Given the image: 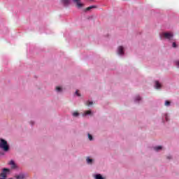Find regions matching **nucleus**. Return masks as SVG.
Instances as JSON below:
<instances>
[{"label":"nucleus","mask_w":179,"mask_h":179,"mask_svg":"<svg viewBox=\"0 0 179 179\" xmlns=\"http://www.w3.org/2000/svg\"><path fill=\"white\" fill-rule=\"evenodd\" d=\"M159 37L162 40L172 41L173 38H174V34L171 31H164L159 34Z\"/></svg>","instance_id":"1"},{"label":"nucleus","mask_w":179,"mask_h":179,"mask_svg":"<svg viewBox=\"0 0 179 179\" xmlns=\"http://www.w3.org/2000/svg\"><path fill=\"white\" fill-rule=\"evenodd\" d=\"M0 149H2L3 152H9L10 147L9 146L6 140L0 138Z\"/></svg>","instance_id":"2"},{"label":"nucleus","mask_w":179,"mask_h":179,"mask_svg":"<svg viewBox=\"0 0 179 179\" xmlns=\"http://www.w3.org/2000/svg\"><path fill=\"white\" fill-rule=\"evenodd\" d=\"M73 3H75L77 9H82L85 6V3L80 2V0H72Z\"/></svg>","instance_id":"3"},{"label":"nucleus","mask_w":179,"mask_h":179,"mask_svg":"<svg viewBox=\"0 0 179 179\" xmlns=\"http://www.w3.org/2000/svg\"><path fill=\"white\" fill-rule=\"evenodd\" d=\"M117 52L118 55H120V57H122V55H124V54H125V49L122 46H119L117 48Z\"/></svg>","instance_id":"4"},{"label":"nucleus","mask_w":179,"mask_h":179,"mask_svg":"<svg viewBox=\"0 0 179 179\" xmlns=\"http://www.w3.org/2000/svg\"><path fill=\"white\" fill-rule=\"evenodd\" d=\"M61 3L64 8H68L71 5V0H61Z\"/></svg>","instance_id":"5"},{"label":"nucleus","mask_w":179,"mask_h":179,"mask_svg":"<svg viewBox=\"0 0 179 179\" xmlns=\"http://www.w3.org/2000/svg\"><path fill=\"white\" fill-rule=\"evenodd\" d=\"M27 177V175L24 173H20L18 175L15 176L16 179H24Z\"/></svg>","instance_id":"6"},{"label":"nucleus","mask_w":179,"mask_h":179,"mask_svg":"<svg viewBox=\"0 0 179 179\" xmlns=\"http://www.w3.org/2000/svg\"><path fill=\"white\" fill-rule=\"evenodd\" d=\"M169 113H165L162 115V121L163 122H164L165 121L167 122L168 121L170 120V119L169 118Z\"/></svg>","instance_id":"7"},{"label":"nucleus","mask_w":179,"mask_h":179,"mask_svg":"<svg viewBox=\"0 0 179 179\" xmlns=\"http://www.w3.org/2000/svg\"><path fill=\"white\" fill-rule=\"evenodd\" d=\"M55 90L56 93H62L64 92V88H62V86H56Z\"/></svg>","instance_id":"8"},{"label":"nucleus","mask_w":179,"mask_h":179,"mask_svg":"<svg viewBox=\"0 0 179 179\" xmlns=\"http://www.w3.org/2000/svg\"><path fill=\"white\" fill-rule=\"evenodd\" d=\"M142 101V98L140 96H136L134 97V103L139 104Z\"/></svg>","instance_id":"9"},{"label":"nucleus","mask_w":179,"mask_h":179,"mask_svg":"<svg viewBox=\"0 0 179 179\" xmlns=\"http://www.w3.org/2000/svg\"><path fill=\"white\" fill-rule=\"evenodd\" d=\"M86 162L88 164H93V163H94V159H92L90 158V157H87L86 158Z\"/></svg>","instance_id":"10"},{"label":"nucleus","mask_w":179,"mask_h":179,"mask_svg":"<svg viewBox=\"0 0 179 179\" xmlns=\"http://www.w3.org/2000/svg\"><path fill=\"white\" fill-rule=\"evenodd\" d=\"M153 149L155 152H161V150H163V146H155L153 148Z\"/></svg>","instance_id":"11"},{"label":"nucleus","mask_w":179,"mask_h":179,"mask_svg":"<svg viewBox=\"0 0 179 179\" xmlns=\"http://www.w3.org/2000/svg\"><path fill=\"white\" fill-rule=\"evenodd\" d=\"M155 89H162V84L159 81H155Z\"/></svg>","instance_id":"12"},{"label":"nucleus","mask_w":179,"mask_h":179,"mask_svg":"<svg viewBox=\"0 0 179 179\" xmlns=\"http://www.w3.org/2000/svg\"><path fill=\"white\" fill-rule=\"evenodd\" d=\"M93 113L92 110H87L83 114V117H87V115H92Z\"/></svg>","instance_id":"13"},{"label":"nucleus","mask_w":179,"mask_h":179,"mask_svg":"<svg viewBox=\"0 0 179 179\" xmlns=\"http://www.w3.org/2000/svg\"><path fill=\"white\" fill-rule=\"evenodd\" d=\"M94 178L95 179H104V178L103 177V176H101V174L100 173H96L94 175Z\"/></svg>","instance_id":"14"},{"label":"nucleus","mask_w":179,"mask_h":179,"mask_svg":"<svg viewBox=\"0 0 179 179\" xmlns=\"http://www.w3.org/2000/svg\"><path fill=\"white\" fill-rule=\"evenodd\" d=\"M94 8H96V6H91L84 9V11L89 12V11H90L91 9H94Z\"/></svg>","instance_id":"15"},{"label":"nucleus","mask_w":179,"mask_h":179,"mask_svg":"<svg viewBox=\"0 0 179 179\" xmlns=\"http://www.w3.org/2000/svg\"><path fill=\"white\" fill-rule=\"evenodd\" d=\"M72 115H73V117L78 118V117H79V115H80V114L79 113V112H73Z\"/></svg>","instance_id":"16"},{"label":"nucleus","mask_w":179,"mask_h":179,"mask_svg":"<svg viewBox=\"0 0 179 179\" xmlns=\"http://www.w3.org/2000/svg\"><path fill=\"white\" fill-rule=\"evenodd\" d=\"M164 106L166 107H170V106H171V102H170V101H165Z\"/></svg>","instance_id":"17"},{"label":"nucleus","mask_w":179,"mask_h":179,"mask_svg":"<svg viewBox=\"0 0 179 179\" xmlns=\"http://www.w3.org/2000/svg\"><path fill=\"white\" fill-rule=\"evenodd\" d=\"M87 136H88L89 141H92L94 140V138H93V136L92 134H90V133H88Z\"/></svg>","instance_id":"18"},{"label":"nucleus","mask_w":179,"mask_h":179,"mask_svg":"<svg viewBox=\"0 0 179 179\" xmlns=\"http://www.w3.org/2000/svg\"><path fill=\"white\" fill-rule=\"evenodd\" d=\"M75 95L77 96L78 97H80L81 94L80 93H79V90L76 91Z\"/></svg>","instance_id":"19"},{"label":"nucleus","mask_w":179,"mask_h":179,"mask_svg":"<svg viewBox=\"0 0 179 179\" xmlns=\"http://www.w3.org/2000/svg\"><path fill=\"white\" fill-rule=\"evenodd\" d=\"M175 65L176 68L179 69V60L175 61Z\"/></svg>","instance_id":"20"},{"label":"nucleus","mask_w":179,"mask_h":179,"mask_svg":"<svg viewBox=\"0 0 179 179\" xmlns=\"http://www.w3.org/2000/svg\"><path fill=\"white\" fill-rule=\"evenodd\" d=\"M172 47H173V48H177V43H176V42H173V43H172Z\"/></svg>","instance_id":"21"},{"label":"nucleus","mask_w":179,"mask_h":179,"mask_svg":"<svg viewBox=\"0 0 179 179\" xmlns=\"http://www.w3.org/2000/svg\"><path fill=\"white\" fill-rule=\"evenodd\" d=\"M87 106H93V101H87Z\"/></svg>","instance_id":"22"},{"label":"nucleus","mask_w":179,"mask_h":179,"mask_svg":"<svg viewBox=\"0 0 179 179\" xmlns=\"http://www.w3.org/2000/svg\"><path fill=\"white\" fill-rule=\"evenodd\" d=\"M166 159H167L168 160H171V159H173V156H171V155H168V156H166Z\"/></svg>","instance_id":"23"},{"label":"nucleus","mask_w":179,"mask_h":179,"mask_svg":"<svg viewBox=\"0 0 179 179\" xmlns=\"http://www.w3.org/2000/svg\"><path fill=\"white\" fill-rule=\"evenodd\" d=\"M9 164H10V166H15V161L11 160L9 163Z\"/></svg>","instance_id":"24"},{"label":"nucleus","mask_w":179,"mask_h":179,"mask_svg":"<svg viewBox=\"0 0 179 179\" xmlns=\"http://www.w3.org/2000/svg\"><path fill=\"white\" fill-rule=\"evenodd\" d=\"M29 124H30V125H31V127H33V125H34L35 122H34V121L31 120L29 122Z\"/></svg>","instance_id":"25"},{"label":"nucleus","mask_w":179,"mask_h":179,"mask_svg":"<svg viewBox=\"0 0 179 179\" xmlns=\"http://www.w3.org/2000/svg\"><path fill=\"white\" fill-rule=\"evenodd\" d=\"M12 169H16V164H15V165H12Z\"/></svg>","instance_id":"26"}]
</instances>
